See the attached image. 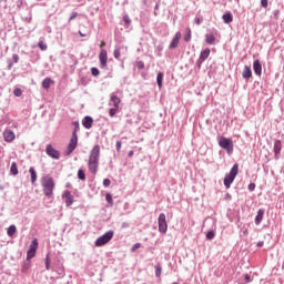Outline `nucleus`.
Segmentation results:
<instances>
[{
    "label": "nucleus",
    "mask_w": 284,
    "mask_h": 284,
    "mask_svg": "<svg viewBox=\"0 0 284 284\" xmlns=\"http://www.w3.org/2000/svg\"><path fill=\"white\" fill-rule=\"evenodd\" d=\"M101 159V145L95 144L89 154L88 169L91 174L99 172V161Z\"/></svg>",
    "instance_id": "obj_1"
},
{
    "label": "nucleus",
    "mask_w": 284,
    "mask_h": 284,
    "mask_svg": "<svg viewBox=\"0 0 284 284\" xmlns=\"http://www.w3.org/2000/svg\"><path fill=\"white\" fill-rule=\"evenodd\" d=\"M41 185L44 196L52 199L54 196V179L48 174L42 178Z\"/></svg>",
    "instance_id": "obj_2"
},
{
    "label": "nucleus",
    "mask_w": 284,
    "mask_h": 284,
    "mask_svg": "<svg viewBox=\"0 0 284 284\" xmlns=\"http://www.w3.org/2000/svg\"><path fill=\"white\" fill-rule=\"evenodd\" d=\"M236 174H239V163H235L232 166L230 173L224 176L223 183L226 190H230V187L232 186V183H234V179H236Z\"/></svg>",
    "instance_id": "obj_3"
},
{
    "label": "nucleus",
    "mask_w": 284,
    "mask_h": 284,
    "mask_svg": "<svg viewBox=\"0 0 284 284\" xmlns=\"http://www.w3.org/2000/svg\"><path fill=\"white\" fill-rule=\"evenodd\" d=\"M219 145L222 150H225L230 155L234 153V142L230 138L221 136L219 140Z\"/></svg>",
    "instance_id": "obj_4"
},
{
    "label": "nucleus",
    "mask_w": 284,
    "mask_h": 284,
    "mask_svg": "<svg viewBox=\"0 0 284 284\" xmlns=\"http://www.w3.org/2000/svg\"><path fill=\"white\" fill-rule=\"evenodd\" d=\"M111 239H114V231L112 230L106 231L103 235L98 237L94 245L95 247H103V245H108V243H110Z\"/></svg>",
    "instance_id": "obj_5"
},
{
    "label": "nucleus",
    "mask_w": 284,
    "mask_h": 284,
    "mask_svg": "<svg viewBox=\"0 0 284 284\" xmlns=\"http://www.w3.org/2000/svg\"><path fill=\"white\" fill-rule=\"evenodd\" d=\"M37 250H39V240L34 237L29 246V250L27 251V261H32V258L37 256Z\"/></svg>",
    "instance_id": "obj_6"
},
{
    "label": "nucleus",
    "mask_w": 284,
    "mask_h": 284,
    "mask_svg": "<svg viewBox=\"0 0 284 284\" xmlns=\"http://www.w3.org/2000/svg\"><path fill=\"white\" fill-rule=\"evenodd\" d=\"M158 223H159V232L161 234H165V232H168V220H166L165 213H160Z\"/></svg>",
    "instance_id": "obj_7"
},
{
    "label": "nucleus",
    "mask_w": 284,
    "mask_h": 284,
    "mask_svg": "<svg viewBox=\"0 0 284 284\" xmlns=\"http://www.w3.org/2000/svg\"><path fill=\"white\" fill-rule=\"evenodd\" d=\"M77 145H79V135H72L67 146V156H70L77 150Z\"/></svg>",
    "instance_id": "obj_8"
},
{
    "label": "nucleus",
    "mask_w": 284,
    "mask_h": 284,
    "mask_svg": "<svg viewBox=\"0 0 284 284\" xmlns=\"http://www.w3.org/2000/svg\"><path fill=\"white\" fill-rule=\"evenodd\" d=\"M45 152L48 154V156H50L51 159H55L57 161H59V159H61V152L57 149H54V146H52V144H48Z\"/></svg>",
    "instance_id": "obj_9"
},
{
    "label": "nucleus",
    "mask_w": 284,
    "mask_h": 284,
    "mask_svg": "<svg viewBox=\"0 0 284 284\" xmlns=\"http://www.w3.org/2000/svg\"><path fill=\"white\" fill-rule=\"evenodd\" d=\"M210 48H206L205 50L201 51L200 57L196 61V65L199 68V70H201V65H203V63H205L206 59H209L210 57Z\"/></svg>",
    "instance_id": "obj_10"
},
{
    "label": "nucleus",
    "mask_w": 284,
    "mask_h": 284,
    "mask_svg": "<svg viewBox=\"0 0 284 284\" xmlns=\"http://www.w3.org/2000/svg\"><path fill=\"white\" fill-rule=\"evenodd\" d=\"M282 150H283V143L281 142V140H275L274 141V146H273L275 161H278Z\"/></svg>",
    "instance_id": "obj_11"
},
{
    "label": "nucleus",
    "mask_w": 284,
    "mask_h": 284,
    "mask_svg": "<svg viewBox=\"0 0 284 284\" xmlns=\"http://www.w3.org/2000/svg\"><path fill=\"white\" fill-rule=\"evenodd\" d=\"M100 68H106L108 65V50L101 49L99 54Z\"/></svg>",
    "instance_id": "obj_12"
},
{
    "label": "nucleus",
    "mask_w": 284,
    "mask_h": 284,
    "mask_svg": "<svg viewBox=\"0 0 284 284\" xmlns=\"http://www.w3.org/2000/svg\"><path fill=\"white\" fill-rule=\"evenodd\" d=\"M62 197L64 199L67 207H70L72 203H74V195L69 190H65L62 194Z\"/></svg>",
    "instance_id": "obj_13"
},
{
    "label": "nucleus",
    "mask_w": 284,
    "mask_h": 284,
    "mask_svg": "<svg viewBox=\"0 0 284 284\" xmlns=\"http://www.w3.org/2000/svg\"><path fill=\"white\" fill-rule=\"evenodd\" d=\"M180 41H181V32L178 31L169 45V50H176V48H179Z\"/></svg>",
    "instance_id": "obj_14"
},
{
    "label": "nucleus",
    "mask_w": 284,
    "mask_h": 284,
    "mask_svg": "<svg viewBox=\"0 0 284 284\" xmlns=\"http://www.w3.org/2000/svg\"><path fill=\"white\" fill-rule=\"evenodd\" d=\"M253 71L256 74V77H261V74H263V64H261V60L258 59L254 60Z\"/></svg>",
    "instance_id": "obj_15"
},
{
    "label": "nucleus",
    "mask_w": 284,
    "mask_h": 284,
    "mask_svg": "<svg viewBox=\"0 0 284 284\" xmlns=\"http://www.w3.org/2000/svg\"><path fill=\"white\" fill-rule=\"evenodd\" d=\"M82 125H83V128H85V130L92 129V125H94V119L90 115H85L82 119Z\"/></svg>",
    "instance_id": "obj_16"
},
{
    "label": "nucleus",
    "mask_w": 284,
    "mask_h": 284,
    "mask_svg": "<svg viewBox=\"0 0 284 284\" xmlns=\"http://www.w3.org/2000/svg\"><path fill=\"white\" fill-rule=\"evenodd\" d=\"M3 139L7 143H12V141H14L16 135H14V131L12 130H4L3 132Z\"/></svg>",
    "instance_id": "obj_17"
},
{
    "label": "nucleus",
    "mask_w": 284,
    "mask_h": 284,
    "mask_svg": "<svg viewBox=\"0 0 284 284\" xmlns=\"http://www.w3.org/2000/svg\"><path fill=\"white\" fill-rule=\"evenodd\" d=\"M7 63H8L7 70H12L14 63H19V54L13 53L12 59H8Z\"/></svg>",
    "instance_id": "obj_18"
},
{
    "label": "nucleus",
    "mask_w": 284,
    "mask_h": 284,
    "mask_svg": "<svg viewBox=\"0 0 284 284\" xmlns=\"http://www.w3.org/2000/svg\"><path fill=\"white\" fill-rule=\"evenodd\" d=\"M242 77L245 81H250V79H252V68L250 65H244Z\"/></svg>",
    "instance_id": "obj_19"
},
{
    "label": "nucleus",
    "mask_w": 284,
    "mask_h": 284,
    "mask_svg": "<svg viewBox=\"0 0 284 284\" xmlns=\"http://www.w3.org/2000/svg\"><path fill=\"white\" fill-rule=\"evenodd\" d=\"M110 102L113 103V108H119L121 103V99L116 93H111L110 95Z\"/></svg>",
    "instance_id": "obj_20"
},
{
    "label": "nucleus",
    "mask_w": 284,
    "mask_h": 284,
    "mask_svg": "<svg viewBox=\"0 0 284 284\" xmlns=\"http://www.w3.org/2000/svg\"><path fill=\"white\" fill-rule=\"evenodd\" d=\"M205 43L207 45H214V43H216V37H214V33H206L205 34Z\"/></svg>",
    "instance_id": "obj_21"
},
{
    "label": "nucleus",
    "mask_w": 284,
    "mask_h": 284,
    "mask_svg": "<svg viewBox=\"0 0 284 284\" xmlns=\"http://www.w3.org/2000/svg\"><path fill=\"white\" fill-rule=\"evenodd\" d=\"M252 281H254V278H252L250 274H244L241 277H239V284H247V283H252Z\"/></svg>",
    "instance_id": "obj_22"
},
{
    "label": "nucleus",
    "mask_w": 284,
    "mask_h": 284,
    "mask_svg": "<svg viewBox=\"0 0 284 284\" xmlns=\"http://www.w3.org/2000/svg\"><path fill=\"white\" fill-rule=\"evenodd\" d=\"M264 214H265V210L260 209V210L257 211V214H256V216H255V225H261V222L263 221Z\"/></svg>",
    "instance_id": "obj_23"
},
{
    "label": "nucleus",
    "mask_w": 284,
    "mask_h": 284,
    "mask_svg": "<svg viewBox=\"0 0 284 284\" xmlns=\"http://www.w3.org/2000/svg\"><path fill=\"white\" fill-rule=\"evenodd\" d=\"M30 267H32V262H30V260H27L22 264L21 272H23V274H28V272H30Z\"/></svg>",
    "instance_id": "obj_24"
},
{
    "label": "nucleus",
    "mask_w": 284,
    "mask_h": 284,
    "mask_svg": "<svg viewBox=\"0 0 284 284\" xmlns=\"http://www.w3.org/2000/svg\"><path fill=\"white\" fill-rule=\"evenodd\" d=\"M163 48H164L163 42H159L155 45L154 52H155L156 57H163Z\"/></svg>",
    "instance_id": "obj_25"
},
{
    "label": "nucleus",
    "mask_w": 284,
    "mask_h": 284,
    "mask_svg": "<svg viewBox=\"0 0 284 284\" xmlns=\"http://www.w3.org/2000/svg\"><path fill=\"white\" fill-rule=\"evenodd\" d=\"M52 83H54V80H52L51 78H45L43 81H42V88L44 90H50V85H52Z\"/></svg>",
    "instance_id": "obj_26"
},
{
    "label": "nucleus",
    "mask_w": 284,
    "mask_h": 284,
    "mask_svg": "<svg viewBox=\"0 0 284 284\" xmlns=\"http://www.w3.org/2000/svg\"><path fill=\"white\" fill-rule=\"evenodd\" d=\"M29 173L31 176V184L34 185L37 183V171L34 170V166L29 169Z\"/></svg>",
    "instance_id": "obj_27"
},
{
    "label": "nucleus",
    "mask_w": 284,
    "mask_h": 284,
    "mask_svg": "<svg viewBox=\"0 0 284 284\" xmlns=\"http://www.w3.org/2000/svg\"><path fill=\"white\" fill-rule=\"evenodd\" d=\"M224 23H232V21H234V18L232 17V13L226 12L223 14L222 17Z\"/></svg>",
    "instance_id": "obj_28"
},
{
    "label": "nucleus",
    "mask_w": 284,
    "mask_h": 284,
    "mask_svg": "<svg viewBox=\"0 0 284 284\" xmlns=\"http://www.w3.org/2000/svg\"><path fill=\"white\" fill-rule=\"evenodd\" d=\"M8 236L12 237L14 234H17V225L12 224L7 230Z\"/></svg>",
    "instance_id": "obj_29"
},
{
    "label": "nucleus",
    "mask_w": 284,
    "mask_h": 284,
    "mask_svg": "<svg viewBox=\"0 0 284 284\" xmlns=\"http://www.w3.org/2000/svg\"><path fill=\"white\" fill-rule=\"evenodd\" d=\"M154 270H155V277L156 278H161V274H162V272H163V266H161V264H156L155 266H154Z\"/></svg>",
    "instance_id": "obj_30"
},
{
    "label": "nucleus",
    "mask_w": 284,
    "mask_h": 284,
    "mask_svg": "<svg viewBox=\"0 0 284 284\" xmlns=\"http://www.w3.org/2000/svg\"><path fill=\"white\" fill-rule=\"evenodd\" d=\"M156 83L158 88L162 89L163 88V72H159L156 75Z\"/></svg>",
    "instance_id": "obj_31"
},
{
    "label": "nucleus",
    "mask_w": 284,
    "mask_h": 284,
    "mask_svg": "<svg viewBox=\"0 0 284 284\" xmlns=\"http://www.w3.org/2000/svg\"><path fill=\"white\" fill-rule=\"evenodd\" d=\"M184 41L186 43H190V41H192V29H190V28L186 29V33L184 36Z\"/></svg>",
    "instance_id": "obj_32"
},
{
    "label": "nucleus",
    "mask_w": 284,
    "mask_h": 284,
    "mask_svg": "<svg viewBox=\"0 0 284 284\" xmlns=\"http://www.w3.org/2000/svg\"><path fill=\"white\" fill-rule=\"evenodd\" d=\"M124 24L126 26V28H130V26L132 24V20L130 19V16L128 13H125L122 18Z\"/></svg>",
    "instance_id": "obj_33"
},
{
    "label": "nucleus",
    "mask_w": 284,
    "mask_h": 284,
    "mask_svg": "<svg viewBox=\"0 0 284 284\" xmlns=\"http://www.w3.org/2000/svg\"><path fill=\"white\" fill-rule=\"evenodd\" d=\"M79 130H81V126L79 124V121L73 122V131H72V136H78L77 132H79Z\"/></svg>",
    "instance_id": "obj_34"
},
{
    "label": "nucleus",
    "mask_w": 284,
    "mask_h": 284,
    "mask_svg": "<svg viewBox=\"0 0 284 284\" xmlns=\"http://www.w3.org/2000/svg\"><path fill=\"white\" fill-rule=\"evenodd\" d=\"M10 173H11L13 176H17V174H19V169L17 168V163H16V162H13V163L11 164Z\"/></svg>",
    "instance_id": "obj_35"
},
{
    "label": "nucleus",
    "mask_w": 284,
    "mask_h": 284,
    "mask_svg": "<svg viewBox=\"0 0 284 284\" xmlns=\"http://www.w3.org/2000/svg\"><path fill=\"white\" fill-rule=\"evenodd\" d=\"M38 48H40V50H42V52H45V50H48V44L45 42H43V40H40L38 42Z\"/></svg>",
    "instance_id": "obj_36"
},
{
    "label": "nucleus",
    "mask_w": 284,
    "mask_h": 284,
    "mask_svg": "<svg viewBox=\"0 0 284 284\" xmlns=\"http://www.w3.org/2000/svg\"><path fill=\"white\" fill-rule=\"evenodd\" d=\"M78 179H80V181H85V171H83L82 169H79Z\"/></svg>",
    "instance_id": "obj_37"
},
{
    "label": "nucleus",
    "mask_w": 284,
    "mask_h": 284,
    "mask_svg": "<svg viewBox=\"0 0 284 284\" xmlns=\"http://www.w3.org/2000/svg\"><path fill=\"white\" fill-rule=\"evenodd\" d=\"M105 201L109 203V205H114V200L112 199V195L110 193L105 194Z\"/></svg>",
    "instance_id": "obj_38"
},
{
    "label": "nucleus",
    "mask_w": 284,
    "mask_h": 284,
    "mask_svg": "<svg viewBox=\"0 0 284 284\" xmlns=\"http://www.w3.org/2000/svg\"><path fill=\"white\" fill-rule=\"evenodd\" d=\"M44 263H45V270H50V263H51L50 253L47 254Z\"/></svg>",
    "instance_id": "obj_39"
},
{
    "label": "nucleus",
    "mask_w": 284,
    "mask_h": 284,
    "mask_svg": "<svg viewBox=\"0 0 284 284\" xmlns=\"http://www.w3.org/2000/svg\"><path fill=\"white\" fill-rule=\"evenodd\" d=\"M80 82H81L82 85H88V83H90V78L81 77Z\"/></svg>",
    "instance_id": "obj_40"
},
{
    "label": "nucleus",
    "mask_w": 284,
    "mask_h": 284,
    "mask_svg": "<svg viewBox=\"0 0 284 284\" xmlns=\"http://www.w3.org/2000/svg\"><path fill=\"white\" fill-rule=\"evenodd\" d=\"M136 68L138 70H144L145 69V62H143L142 60L136 62Z\"/></svg>",
    "instance_id": "obj_41"
},
{
    "label": "nucleus",
    "mask_w": 284,
    "mask_h": 284,
    "mask_svg": "<svg viewBox=\"0 0 284 284\" xmlns=\"http://www.w3.org/2000/svg\"><path fill=\"white\" fill-rule=\"evenodd\" d=\"M91 74L92 77H99L100 74L99 68L97 67L91 68Z\"/></svg>",
    "instance_id": "obj_42"
},
{
    "label": "nucleus",
    "mask_w": 284,
    "mask_h": 284,
    "mask_svg": "<svg viewBox=\"0 0 284 284\" xmlns=\"http://www.w3.org/2000/svg\"><path fill=\"white\" fill-rule=\"evenodd\" d=\"M58 274H59L60 278H63V276H65V271L63 270V264H61V266L59 267Z\"/></svg>",
    "instance_id": "obj_43"
},
{
    "label": "nucleus",
    "mask_w": 284,
    "mask_h": 284,
    "mask_svg": "<svg viewBox=\"0 0 284 284\" xmlns=\"http://www.w3.org/2000/svg\"><path fill=\"white\" fill-rule=\"evenodd\" d=\"M214 236H215L214 231H209V232L206 233V240H207V241H212V240L214 239Z\"/></svg>",
    "instance_id": "obj_44"
},
{
    "label": "nucleus",
    "mask_w": 284,
    "mask_h": 284,
    "mask_svg": "<svg viewBox=\"0 0 284 284\" xmlns=\"http://www.w3.org/2000/svg\"><path fill=\"white\" fill-rule=\"evenodd\" d=\"M14 97H21L23 94V91L20 88H16L13 90Z\"/></svg>",
    "instance_id": "obj_45"
},
{
    "label": "nucleus",
    "mask_w": 284,
    "mask_h": 284,
    "mask_svg": "<svg viewBox=\"0 0 284 284\" xmlns=\"http://www.w3.org/2000/svg\"><path fill=\"white\" fill-rule=\"evenodd\" d=\"M118 110H119V108H116V106L111 108V109L109 110V115H110V116H115Z\"/></svg>",
    "instance_id": "obj_46"
},
{
    "label": "nucleus",
    "mask_w": 284,
    "mask_h": 284,
    "mask_svg": "<svg viewBox=\"0 0 284 284\" xmlns=\"http://www.w3.org/2000/svg\"><path fill=\"white\" fill-rule=\"evenodd\" d=\"M113 57H114V59H120V57H121V50H120V49H114V51H113Z\"/></svg>",
    "instance_id": "obj_47"
},
{
    "label": "nucleus",
    "mask_w": 284,
    "mask_h": 284,
    "mask_svg": "<svg viewBox=\"0 0 284 284\" xmlns=\"http://www.w3.org/2000/svg\"><path fill=\"white\" fill-rule=\"evenodd\" d=\"M268 4H270V0H261V8L267 9Z\"/></svg>",
    "instance_id": "obj_48"
},
{
    "label": "nucleus",
    "mask_w": 284,
    "mask_h": 284,
    "mask_svg": "<svg viewBox=\"0 0 284 284\" xmlns=\"http://www.w3.org/2000/svg\"><path fill=\"white\" fill-rule=\"evenodd\" d=\"M77 17H79V13L77 11H73L69 18V23L70 21H73V19H77Z\"/></svg>",
    "instance_id": "obj_49"
},
{
    "label": "nucleus",
    "mask_w": 284,
    "mask_h": 284,
    "mask_svg": "<svg viewBox=\"0 0 284 284\" xmlns=\"http://www.w3.org/2000/svg\"><path fill=\"white\" fill-rule=\"evenodd\" d=\"M109 185H112V181L110 179L103 180V187H108Z\"/></svg>",
    "instance_id": "obj_50"
},
{
    "label": "nucleus",
    "mask_w": 284,
    "mask_h": 284,
    "mask_svg": "<svg viewBox=\"0 0 284 284\" xmlns=\"http://www.w3.org/2000/svg\"><path fill=\"white\" fill-rule=\"evenodd\" d=\"M248 192H254L256 190V184L255 183H250L247 186Z\"/></svg>",
    "instance_id": "obj_51"
},
{
    "label": "nucleus",
    "mask_w": 284,
    "mask_h": 284,
    "mask_svg": "<svg viewBox=\"0 0 284 284\" xmlns=\"http://www.w3.org/2000/svg\"><path fill=\"white\" fill-rule=\"evenodd\" d=\"M139 247H141V243H135L133 244V246L131 247V252H136V250H139Z\"/></svg>",
    "instance_id": "obj_52"
},
{
    "label": "nucleus",
    "mask_w": 284,
    "mask_h": 284,
    "mask_svg": "<svg viewBox=\"0 0 284 284\" xmlns=\"http://www.w3.org/2000/svg\"><path fill=\"white\" fill-rule=\"evenodd\" d=\"M121 145H122V142L121 141H116V143H115L116 152H121Z\"/></svg>",
    "instance_id": "obj_53"
},
{
    "label": "nucleus",
    "mask_w": 284,
    "mask_h": 284,
    "mask_svg": "<svg viewBox=\"0 0 284 284\" xmlns=\"http://www.w3.org/2000/svg\"><path fill=\"white\" fill-rule=\"evenodd\" d=\"M278 14H281V10L276 9L273 11V17H275V19H278Z\"/></svg>",
    "instance_id": "obj_54"
},
{
    "label": "nucleus",
    "mask_w": 284,
    "mask_h": 284,
    "mask_svg": "<svg viewBox=\"0 0 284 284\" xmlns=\"http://www.w3.org/2000/svg\"><path fill=\"white\" fill-rule=\"evenodd\" d=\"M121 227H122V230H126V227H130V223L123 222V223L121 224Z\"/></svg>",
    "instance_id": "obj_55"
},
{
    "label": "nucleus",
    "mask_w": 284,
    "mask_h": 284,
    "mask_svg": "<svg viewBox=\"0 0 284 284\" xmlns=\"http://www.w3.org/2000/svg\"><path fill=\"white\" fill-rule=\"evenodd\" d=\"M194 21L196 26H201V23H203V20L201 18H195Z\"/></svg>",
    "instance_id": "obj_56"
},
{
    "label": "nucleus",
    "mask_w": 284,
    "mask_h": 284,
    "mask_svg": "<svg viewBox=\"0 0 284 284\" xmlns=\"http://www.w3.org/2000/svg\"><path fill=\"white\" fill-rule=\"evenodd\" d=\"M263 245H265V242L260 241V242H257L256 247H263Z\"/></svg>",
    "instance_id": "obj_57"
},
{
    "label": "nucleus",
    "mask_w": 284,
    "mask_h": 284,
    "mask_svg": "<svg viewBox=\"0 0 284 284\" xmlns=\"http://www.w3.org/2000/svg\"><path fill=\"white\" fill-rule=\"evenodd\" d=\"M128 156L132 159V156H134V151H129Z\"/></svg>",
    "instance_id": "obj_58"
},
{
    "label": "nucleus",
    "mask_w": 284,
    "mask_h": 284,
    "mask_svg": "<svg viewBox=\"0 0 284 284\" xmlns=\"http://www.w3.org/2000/svg\"><path fill=\"white\" fill-rule=\"evenodd\" d=\"M12 128H19V123L18 122H11Z\"/></svg>",
    "instance_id": "obj_59"
},
{
    "label": "nucleus",
    "mask_w": 284,
    "mask_h": 284,
    "mask_svg": "<svg viewBox=\"0 0 284 284\" xmlns=\"http://www.w3.org/2000/svg\"><path fill=\"white\" fill-rule=\"evenodd\" d=\"M80 37H85V34L81 31H79Z\"/></svg>",
    "instance_id": "obj_60"
},
{
    "label": "nucleus",
    "mask_w": 284,
    "mask_h": 284,
    "mask_svg": "<svg viewBox=\"0 0 284 284\" xmlns=\"http://www.w3.org/2000/svg\"><path fill=\"white\" fill-rule=\"evenodd\" d=\"M226 199H232V195H230V193H227Z\"/></svg>",
    "instance_id": "obj_61"
},
{
    "label": "nucleus",
    "mask_w": 284,
    "mask_h": 284,
    "mask_svg": "<svg viewBox=\"0 0 284 284\" xmlns=\"http://www.w3.org/2000/svg\"><path fill=\"white\" fill-rule=\"evenodd\" d=\"M20 1V4L23 3V0H19Z\"/></svg>",
    "instance_id": "obj_62"
},
{
    "label": "nucleus",
    "mask_w": 284,
    "mask_h": 284,
    "mask_svg": "<svg viewBox=\"0 0 284 284\" xmlns=\"http://www.w3.org/2000/svg\"><path fill=\"white\" fill-rule=\"evenodd\" d=\"M172 284H179V282H173Z\"/></svg>",
    "instance_id": "obj_63"
},
{
    "label": "nucleus",
    "mask_w": 284,
    "mask_h": 284,
    "mask_svg": "<svg viewBox=\"0 0 284 284\" xmlns=\"http://www.w3.org/2000/svg\"><path fill=\"white\" fill-rule=\"evenodd\" d=\"M0 190H3V186L0 185Z\"/></svg>",
    "instance_id": "obj_64"
}]
</instances>
